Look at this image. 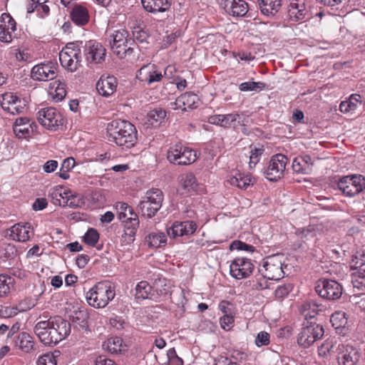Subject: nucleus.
Returning <instances> with one entry per match:
<instances>
[{"label":"nucleus","instance_id":"nucleus-1","mask_svg":"<svg viewBox=\"0 0 365 365\" xmlns=\"http://www.w3.org/2000/svg\"><path fill=\"white\" fill-rule=\"evenodd\" d=\"M108 140L117 145L130 148L137 142L138 132L133 124L128 120L116 119L107 125Z\"/></svg>","mask_w":365,"mask_h":365},{"label":"nucleus","instance_id":"nucleus-2","mask_svg":"<svg viewBox=\"0 0 365 365\" xmlns=\"http://www.w3.org/2000/svg\"><path fill=\"white\" fill-rule=\"evenodd\" d=\"M115 296V287L108 281L97 282L86 293V300L94 308H104Z\"/></svg>","mask_w":365,"mask_h":365},{"label":"nucleus","instance_id":"nucleus-3","mask_svg":"<svg viewBox=\"0 0 365 365\" xmlns=\"http://www.w3.org/2000/svg\"><path fill=\"white\" fill-rule=\"evenodd\" d=\"M81 44L78 41L68 43L59 53L60 63L67 71L74 72L81 66Z\"/></svg>","mask_w":365,"mask_h":365},{"label":"nucleus","instance_id":"nucleus-4","mask_svg":"<svg viewBox=\"0 0 365 365\" xmlns=\"http://www.w3.org/2000/svg\"><path fill=\"white\" fill-rule=\"evenodd\" d=\"M167 159L173 164L187 165L197 160L196 151L180 143L170 147L167 152Z\"/></svg>","mask_w":365,"mask_h":365},{"label":"nucleus","instance_id":"nucleus-5","mask_svg":"<svg viewBox=\"0 0 365 365\" xmlns=\"http://www.w3.org/2000/svg\"><path fill=\"white\" fill-rule=\"evenodd\" d=\"M164 195L161 190L152 188L148 190L139 204L143 215L149 218L155 215L162 207Z\"/></svg>","mask_w":365,"mask_h":365},{"label":"nucleus","instance_id":"nucleus-6","mask_svg":"<svg viewBox=\"0 0 365 365\" xmlns=\"http://www.w3.org/2000/svg\"><path fill=\"white\" fill-rule=\"evenodd\" d=\"M324 331L322 326L315 323L305 322L298 333L297 341L299 346L308 348L316 341L320 339Z\"/></svg>","mask_w":365,"mask_h":365},{"label":"nucleus","instance_id":"nucleus-7","mask_svg":"<svg viewBox=\"0 0 365 365\" xmlns=\"http://www.w3.org/2000/svg\"><path fill=\"white\" fill-rule=\"evenodd\" d=\"M283 257L275 255L267 257L262 263L259 272L264 278L269 280H279L284 277Z\"/></svg>","mask_w":365,"mask_h":365},{"label":"nucleus","instance_id":"nucleus-8","mask_svg":"<svg viewBox=\"0 0 365 365\" xmlns=\"http://www.w3.org/2000/svg\"><path fill=\"white\" fill-rule=\"evenodd\" d=\"M337 186L347 197H354L365 189V178L361 175H351L341 178Z\"/></svg>","mask_w":365,"mask_h":365},{"label":"nucleus","instance_id":"nucleus-9","mask_svg":"<svg viewBox=\"0 0 365 365\" xmlns=\"http://www.w3.org/2000/svg\"><path fill=\"white\" fill-rule=\"evenodd\" d=\"M49 197L55 205L76 207L79 206V199L70 189L63 186H56L49 191Z\"/></svg>","mask_w":365,"mask_h":365},{"label":"nucleus","instance_id":"nucleus-10","mask_svg":"<svg viewBox=\"0 0 365 365\" xmlns=\"http://www.w3.org/2000/svg\"><path fill=\"white\" fill-rule=\"evenodd\" d=\"M36 118L42 126L51 130H56L64 123L61 113L53 107L41 108L36 114Z\"/></svg>","mask_w":365,"mask_h":365},{"label":"nucleus","instance_id":"nucleus-11","mask_svg":"<svg viewBox=\"0 0 365 365\" xmlns=\"http://www.w3.org/2000/svg\"><path fill=\"white\" fill-rule=\"evenodd\" d=\"M49 321L50 340L51 345H56L67 337L71 332V324L62 317L58 316L51 317L47 319Z\"/></svg>","mask_w":365,"mask_h":365},{"label":"nucleus","instance_id":"nucleus-12","mask_svg":"<svg viewBox=\"0 0 365 365\" xmlns=\"http://www.w3.org/2000/svg\"><path fill=\"white\" fill-rule=\"evenodd\" d=\"M128 32L125 29L118 30L110 36V47L120 58L130 56L133 52V48L128 46Z\"/></svg>","mask_w":365,"mask_h":365},{"label":"nucleus","instance_id":"nucleus-13","mask_svg":"<svg viewBox=\"0 0 365 365\" xmlns=\"http://www.w3.org/2000/svg\"><path fill=\"white\" fill-rule=\"evenodd\" d=\"M317 293L328 300L339 299L342 294L341 285L335 280L322 279L317 282L315 287Z\"/></svg>","mask_w":365,"mask_h":365},{"label":"nucleus","instance_id":"nucleus-14","mask_svg":"<svg viewBox=\"0 0 365 365\" xmlns=\"http://www.w3.org/2000/svg\"><path fill=\"white\" fill-rule=\"evenodd\" d=\"M255 265L252 259L244 257H235L230 264V274L236 279L249 277L253 272Z\"/></svg>","mask_w":365,"mask_h":365},{"label":"nucleus","instance_id":"nucleus-15","mask_svg":"<svg viewBox=\"0 0 365 365\" xmlns=\"http://www.w3.org/2000/svg\"><path fill=\"white\" fill-rule=\"evenodd\" d=\"M287 163L288 158L282 154L272 156L264 173L266 178L270 181L281 179L284 175Z\"/></svg>","mask_w":365,"mask_h":365},{"label":"nucleus","instance_id":"nucleus-16","mask_svg":"<svg viewBox=\"0 0 365 365\" xmlns=\"http://www.w3.org/2000/svg\"><path fill=\"white\" fill-rule=\"evenodd\" d=\"M336 354L339 365H355L360 358L358 349L349 344H339Z\"/></svg>","mask_w":365,"mask_h":365},{"label":"nucleus","instance_id":"nucleus-17","mask_svg":"<svg viewBox=\"0 0 365 365\" xmlns=\"http://www.w3.org/2000/svg\"><path fill=\"white\" fill-rule=\"evenodd\" d=\"M106 48L96 41H88L84 47V56L88 65L101 63L105 60Z\"/></svg>","mask_w":365,"mask_h":365},{"label":"nucleus","instance_id":"nucleus-18","mask_svg":"<svg viewBox=\"0 0 365 365\" xmlns=\"http://www.w3.org/2000/svg\"><path fill=\"white\" fill-rule=\"evenodd\" d=\"M197 228V224L192 220L175 221L167 228L168 235L172 238L190 236L193 235Z\"/></svg>","mask_w":365,"mask_h":365},{"label":"nucleus","instance_id":"nucleus-19","mask_svg":"<svg viewBox=\"0 0 365 365\" xmlns=\"http://www.w3.org/2000/svg\"><path fill=\"white\" fill-rule=\"evenodd\" d=\"M163 75L153 63H148L142 66L137 72L136 78L148 86L160 82Z\"/></svg>","mask_w":365,"mask_h":365},{"label":"nucleus","instance_id":"nucleus-20","mask_svg":"<svg viewBox=\"0 0 365 365\" xmlns=\"http://www.w3.org/2000/svg\"><path fill=\"white\" fill-rule=\"evenodd\" d=\"M56 76L57 65L51 61L36 65L31 69V78L35 81H51L54 79Z\"/></svg>","mask_w":365,"mask_h":365},{"label":"nucleus","instance_id":"nucleus-21","mask_svg":"<svg viewBox=\"0 0 365 365\" xmlns=\"http://www.w3.org/2000/svg\"><path fill=\"white\" fill-rule=\"evenodd\" d=\"M0 41L10 43L12 41L13 34L16 29L15 20L9 14L4 13L0 17Z\"/></svg>","mask_w":365,"mask_h":365},{"label":"nucleus","instance_id":"nucleus-22","mask_svg":"<svg viewBox=\"0 0 365 365\" xmlns=\"http://www.w3.org/2000/svg\"><path fill=\"white\" fill-rule=\"evenodd\" d=\"M1 106L4 110L12 115L19 114L25 108L24 102L13 93H6L2 95Z\"/></svg>","mask_w":365,"mask_h":365},{"label":"nucleus","instance_id":"nucleus-23","mask_svg":"<svg viewBox=\"0 0 365 365\" xmlns=\"http://www.w3.org/2000/svg\"><path fill=\"white\" fill-rule=\"evenodd\" d=\"M118 87V80L113 76H102L97 81L96 89L98 93L105 97L112 96Z\"/></svg>","mask_w":365,"mask_h":365},{"label":"nucleus","instance_id":"nucleus-24","mask_svg":"<svg viewBox=\"0 0 365 365\" xmlns=\"http://www.w3.org/2000/svg\"><path fill=\"white\" fill-rule=\"evenodd\" d=\"M34 235V230L29 223H17L10 229V237L16 241L25 242Z\"/></svg>","mask_w":365,"mask_h":365},{"label":"nucleus","instance_id":"nucleus-25","mask_svg":"<svg viewBox=\"0 0 365 365\" xmlns=\"http://www.w3.org/2000/svg\"><path fill=\"white\" fill-rule=\"evenodd\" d=\"M324 310V306L316 299H307L299 307V311L306 319H314L319 312Z\"/></svg>","mask_w":365,"mask_h":365},{"label":"nucleus","instance_id":"nucleus-26","mask_svg":"<svg viewBox=\"0 0 365 365\" xmlns=\"http://www.w3.org/2000/svg\"><path fill=\"white\" fill-rule=\"evenodd\" d=\"M314 161L309 155H299L294 158L292 170L294 173L309 175L313 170Z\"/></svg>","mask_w":365,"mask_h":365},{"label":"nucleus","instance_id":"nucleus-27","mask_svg":"<svg viewBox=\"0 0 365 365\" xmlns=\"http://www.w3.org/2000/svg\"><path fill=\"white\" fill-rule=\"evenodd\" d=\"M227 182L242 190H246L253 185V179L250 175L240 173L239 170H233L230 173L227 180Z\"/></svg>","mask_w":365,"mask_h":365},{"label":"nucleus","instance_id":"nucleus-28","mask_svg":"<svg viewBox=\"0 0 365 365\" xmlns=\"http://www.w3.org/2000/svg\"><path fill=\"white\" fill-rule=\"evenodd\" d=\"M198 97L192 92H185L178 97L174 103H172V108L186 110L187 108H195Z\"/></svg>","mask_w":365,"mask_h":365},{"label":"nucleus","instance_id":"nucleus-29","mask_svg":"<svg viewBox=\"0 0 365 365\" xmlns=\"http://www.w3.org/2000/svg\"><path fill=\"white\" fill-rule=\"evenodd\" d=\"M351 268L355 270L354 277L365 279V250L356 252L352 257Z\"/></svg>","mask_w":365,"mask_h":365},{"label":"nucleus","instance_id":"nucleus-30","mask_svg":"<svg viewBox=\"0 0 365 365\" xmlns=\"http://www.w3.org/2000/svg\"><path fill=\"white\" fill-rule=\"evenodd\" d=\"M49 321L47 319L39 320L34 327V331L41 343L45 345L51 346L50 340Z\"/></svg>","mask_w":365,"mask_h":365},{"label":"nucleus","instance_id":"nucleus-31","mask_svg":"<svg viewBox=\"0 0 365 365\" xmlns=\"http://www.w3.org/2000/svg\"><path fill=\"white\" fill-rule=\"evenodd\" d=\"M220 5L227 13L233 16H243L248 11L247 1H223Z\"/></svg>","mask_w":365,"mask_h":365},{"label":"nucleus","instance_id":"nucleus-32","mask_svg":"<svg viewBox=\"0 0 365 365\" xmlns=\"http://www.w3.org/2000/svg\"><path fill=\"white\" fill-rule=\"evenodd\" d=\"M361 96L359 94L354 93L347 99L340 103L339 109L343 113L352 114L361 104Z\"/></svg>","mask_w":365,"mask_h":365},{"label":"nucleus","instance_id":"nucleus-33","mask_svg":"<svg viewBox=\"0 0 365 365\" xmlns=\"http://www.w3.org/2000/svg\"><path fill=\"white\" fill-rule=\"evenodd\" d=\"M240 118L237 113H232L226 115H213L208 118V122L210 124L220 125L225 128H229L232 123L235 122Z\"/></svg>","mask_w":365,"mask_h":365},{"label":"nucleus","instance_id":"nucleus-34","mask_svg":"<svg viewBox=\"0 0 365 365\" xmlns=\"http://www.w3.org/2000/svg\"><path fill=\"white\" fill-rule=\"evenodd\" d=\"M172 284L170 280L159 277L155 279L153 284V292L155 295L154 300H158L160 297H164L168 295L171 292Z\"/></svg>","mask_w":365,"mask_h":365},{"label":"nucleus","instance_id":"nucleus-35","mask_svg":"<svg viewBox=\"0 0 365 365\" xmlns=\"http://www.w3.org/2000/svg\"><path fill=\"white\" fill-rule=\"evenodd\" d=\"M71 20L78 26H84L89 21L87 9L82 5H76L71 11Z\"/></svg>","mask_w":365,"mask_h":365},{"label":"nucleus","instance_id":"nucleus-36","mask_svg":"<svg viewBox=\"0 0 365 365\" xmlns=\"http://www.w3.org/2000/svg\"><path fill=\"white\" fill-rule=\"evenodd\" d=\"M66 85L64 82L58 81L51 83L49 95L53 101L56 103L61 101L66 97Z\"/></svg>","mask_w":365,"mask_h":365},{"label":"nucleus","instance_id":"nucleus-37","mask_svg":"<svg viewBox=\"0 0 365 365\" xmlns=\"http://www.w3.org/2000/svg\"><path fill=\"white\" fill-rule=\"evenodd\" d=\"M181 187L187 192H196L199 184L192 173H185L179 176Z\"/></svg>","mask_w":365,"mask_h":365},{"label":"nucleus","instance_id":"nucleus-38","mask_svg":"<svg viewBox=\"0 0 365 365\" xmlns=\"http://www.w3.org/2000/svg\"><path fill=\"white\" fill-rule=\"evenodd\" d=\"M35 341L31 335L26 332L20 333L16 341V346L25 353H29L34 349Z\"/></svg>","mask_w":365,"mask_h":365},{"label":"nucleus","instance_id":"nucleus-39","mask_svg":"<svg viewBox=\"0 0 365 365\" xmlns=\"http://www.w3.org/2000/svg\"><path fill=\"white\" fill-rule=\"evenodd\" d=\"M135 297L137 299H145L155 298L153 286H150L146 281L138 282L135 287Z\"/></svg>","mask_w":365,"mask_h":365},{"label":"nucleus","instance_id":"nucleus-40","mask_svg":"<svg viewBox=\"0 0 365 365\" xmlns=\"http://www.w3.org/2000/svg\"><path fill=\"white\" fill-rule=\"evenodd\" d=\"M145 242L150 247H161L166 245L167 236L163 232H153L145 237Z\"/></svg>","mask_w":365,"mask_h":365},{"label":"nucleus","instance_id":"nucleus-41","mask_svg":"<svg viewBox=\"0 0 365 365\" xmlns=\"http://www.w3.org/2000/svg\"><path fill=\"white\" fill-rule=\"evenodd\" d=\"M141 4L147 11L153 14L168 11L171 6L170 1H141Z\"/></svg>","mask_w":365,"mask_h":365},{"label":"nucleus","instance_id":"nucleus-42","mask_svg":"<svg viewBox=\"0 0 365 365\" xmlns=\"http://www.w3.org/2000/svg\"><path fill=\"white\" fill-rule=\"evenodd\" d=\"M289 16L291 19L295 21L302 20L305 18L307 11L303 1L301 4L291 1L289 10Z\"/></svg>","mask_w":365,"mask_h":365},{"label":"nucleus","instance_id":"nucleus-43","mask_svg":"<svg viewBox=\"0 0 365 365\" xmlns=\"http://www.w3.org/2000/svg\"><path fill=\"white\" fill-rule=\"evenodd\" d=\"M15 283L13 277L4 274H0V297L7 296L14 290Z\"/></svg>","mask_w":365,"mask_h":365},{"label":"nucleus","instance_id":"nucleus-44","mask_svg":"<svg viewBox=\"0 0 365 365\" xmlns=\"http://www.w3.org/2000/svg\"><path fill=\"white\" fill-rule=\"evenodd\" d=\"M335 341L334 339L329 338L326 339L318 348V354L320 357L327 358L332 354H336Z\"/></svg>","mask_w":365,"mask_h":365},{"label":"nucleus","instance_id":"nucleus-45","mask_svg":"<svg viewBox=\"0 0 365 365\" xmlns=\"http://www.w3.org/2000/svg\"><path fill=\"white\" fill-rule=\"evenodd\" d=\"M131 216L122 222L124 223L125 235L133 237L139 227V220L137 214H131Z\"/></svg>","mask_w":365,"mask_h":365},{"label":"nucleus","instance_id":"nucleus-46","mask_svg":"<svg viewBox=\"0 0 365 365\" xmlns=\"http://www.w3.org/2000/svg\"><path fill=\"white\" fill-rule=\"evenodd\" d=\"M330 322L332 326L336 329H344L348 324V319L344 312H335L331 316Z\"/></svg>","mask_w":365,"mask_h":365},{"label":"nucleus","instance_id":"nucleus-47","mask_svg":"<svg viewBox=\"0 0 365 365\" xmlns=\"http://www.w3.org/2000/svg\"><path fill=\"white\" fill-rule=\"evenodd\" d=\"M166 116L165 110L158 108L150 110L148 114V120L153 126H158Z\"/></svg>","mask_w":365,"mask_h":365},{"label":"nucleus","instance_id":"nucleus-48","mask_svg":"<svg viewBox=\"0 0 365 365\" xmlns=\"http://www.w3.org/2000/svg\"><path fill=\"white\" fill-rule=\"evenodd\" d=\"M280 6V1H261L259 4L261 12L265 16L274 15Z\"/></svg>","mask_w":365,"mask_h":365},{"label":"nucleus","instance_id":"nucleus-49","mask_svg":"<svg viewBox=\"0 0 365 365\" xmlns=\"http://www.w3.org/2000/svg\"><path fill=\"white\" fill-rule=\"evenodd\" d=\"M115 208L118 211V217L121 221H125L126 218L132 217L131 214H136L133 207L125 202H119L116 203Z\"/></svg>","mask_w":365,"mask_h":365},{"label":"nucleus","instance_id":"nucleus-50","mask_svg":"<svg viewBox=\"0 0 365 365\" xmlns=\"http://www.w3.org/2000/svg\"><path fill=\"white\" fill-rule=\"evenodd\" d=\"M125 345L120 337L115 336L108 339L107 349L111 353H120L125 350Z\"/></svg>","mask_w":365,"mask_h":365},{"label":"nucleus","instance_id":"nucleus-51","mask_svg":"<svg viewBox=\"0 0 365 365\" xmlns=\"http://www.w3.org/2000/svg\"><path fill=\"white\" fill-rule=\"evenodd\" d=\"M59 356V351L46 353L38 357L37 365H57L56 358Z\"/></svg>","mask_w":365,"mask_h":365},{"label":"nucleus","instance_id":"nucleus-52","mask_svg":"<svg viewBox=\"0 0 365 365\" xmlns=\"http://www.w3.org/2000/svg\"><path fill=\"white\" fill-rule=\"evenodd\" d=\"M266 84L262 82L247 81L240 84L239 89L241 91H262Z\"/></svg>","mask_w":365,"mask_h":365},{"label":"nucleus","instance_id":"nucleus-53","mask_svg":"<svg viewBox=\"0 0 365 365\" xmlns=\"http://www.w3.org/2000/svg\"><path fill=\"white\" fill-rule=\"evenodd\" d=\"M99 240V233L94 228H90L88 230L85 235L83 236V242L91 247L96 246Z\"/></svg>","mask_w":365,"mask_h":365},{"label":"nucleus","instance_id":"nucleus-54","mask_svg":"<svg viewBox=\"0 0 365 365\" xmlns=\"http://www.w3.org/2000/svg\"><path fill=\"white\" fill-rule=\"evenodd\" d=\"M32 131L31 125H14V132L19 138H26Z\"/></svg>","mask_w":365,"mask_h":365},{"label":"nucleus","instance_id":"nucleus-55","mask_svg":"<svg viewBox=\"0 0 365 365\" xmlns=\"http://www.w3.org/2000/svg\"><path fill=\"white\" fill-rule=\"evenodd\" d=\"M14 51L19 61L31 62L34 59L32 53L27 48H15Z\"/></svg>","mask_w":365,"mask_h":365},{"label":"nucleus","instance_id":"nucleus-56","mask_svg":"<svg viewBox=\"0 0 365 365\" xmlns=\"http://www.w3.org/2000/svg\"><path fill=\"white\" fill-rule=\"evenodd\" d=\"M263 152V148H255L251 149L249 162V167L250 169L255 168V165L259 163Z\"/></svg>","mask_w":365,"mask_h":365},{"label":"nucleus","instance_id":"nucleus-57","mask_svg":"<svg viewBox=\"0 0 365 365\" xmlns=\"http://www.w3.org/2000/svg\"><path fill=\"white\" fill-rule=\"evenodd\" d=\"M235 322V316L234 314L223 315L220 319V324L222 327L225 331H229L233 327Z\"/></svg>","mask_w":365,"mask_h":365},{"label":"nucleus","instance_id":"nucleus-58","mask_svg":"<svg viewBox=\"0 0 365 365\" xmlns=\"http://www.w3.org/2000/svg\"><path fill=\"white\" fill-rule=\"evenodd\" d=\"M270 342V335L267 331H262L257 334L255 343L257 346L261 347L263 346H267Z\"/></svg>","mask_w":365,"mask_h":365},{"label":"nucleus","instance_id":"nucleus-59","mask_svg":"<svg viewBox=\"0 0 365 365\" xmlns=\"http://www.w3.org/2000/svg\"><path fill=\"white\" fill-rule=\"evenodd\" d=\"M231 250H245L247 252H252L255 250V247L252 245H247L245 242L240 240H235L232 242L230 245Z\"/></svg>","mask_w":365,"mask_h":365},{"label":"nucleus","instance_id":"nucleus-60","mask_svg":"<svg viewBox=\"0 0 365 365\" xmlns=\"http://www.w3.org/2000/svg\"><path fill=\"white\" fill-rule=\"evenodd\" d=\"M168 358L167 365H183L182 359L177 355L174 349L168 351Z\"/></svg>","mask_w":365,"mask_h":365},{"label":"nucleus","instance_id":"nucleus-61","mask_svg":"<svg viewBox=\"0 0 365 365\" xmlns=\"http://www.w3.org/2000/svg\"><path fill=\"white\" fill-rule=\"evenodd\" d=\"M132 33L134 39L140 43L145 42L148 37L147 32L138 26L134 27Z\"/></svg>","mask_w":365,"mask_h":365},{"label":"nucleus","instance_id":"nucleus-62","mask_svg":"<svg viewBox=\"0 0 365 365\" xmlns=\"http://www.w3.org/2000/svg\"><path fill=\"white\" fill-rule=\"evenodd\" d=\"M292 289V285L289 284L280 285L275 290V296L277 298H284L291 292Z\"/></svg>","mask_w":365,"mask_h":365},{"label":"nucleus","instance_id":"nucleus-63","mask_svg":"<svg viewBox=\"0 0 365 365\" xmlns=\"http://www.w3.org/2000/svg\"><path fill=\"white\" fill-rule=\"evenodd\" d=\"M46 2V1H43V3H41L40 1H34V5H35L36 11L41 17L48 15L50 11L48 6L44 4Z\"/></svg>","mask_w":365,"mask_h":365},{"label":"nucleus","instance_id":"nucleus-64","mask_svg":"<svg viewBox=\"0 0 365 365\" xmlns=\"http://www.w3.org/2000/svg\"><path fill=\"white\" fill-rule=\"evenodd\" d=\"M215 365H240L227 356H220L215 360Z\"/></svg>","mask_w":365,"mask_h":365}]
</instances>
